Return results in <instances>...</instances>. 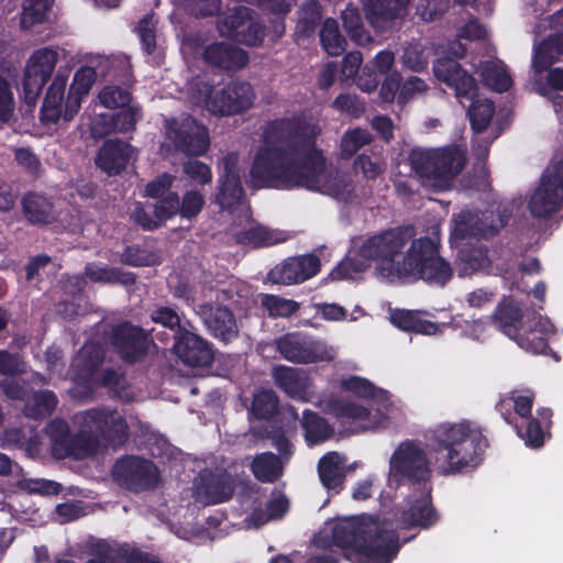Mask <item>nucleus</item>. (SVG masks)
<instances>
[{
    "label": "nucleus",
    "instance_id": "obj_10",
    "mask_svg": "<svg viewBox=\"0 0 563 563\" xmlns=\"http://www.w3.org/2000/svg\"><path fill=\"white\" fill-rule=\"evenodd\" d=\"M153 331L131 320L114 323L107 333L111 350L126 365L142 362L154 344Z\"/></svg>",
    "mask_w": 563,
    "mask_h": 563
},
{
    "label": "nucleus",
    "instance_id": "obj_63",
    "mask_svg": "<svg viewBox=\"0 0 563 563\" xmlns=\"http://www.w3.org/2000/svg\"><path fill=\"white\" fill-rule=\"evenodd\" d=\"M132 220L145 231H154L162 225V221L155 217L153 210H146V208L137 202L132 214Z\"/></svg>",
    "mask_w": 563,
    "mask_h": 563
},
{
    "label": "nucleus",
    "instance_id": "obj_45",
    "mask_svg": "<svg viewBox=\"0 0 563 563\" xmlns=\"http://www.w3.org/2000/svg\"><path fill=\"white\" fill-rule=\"evenodd\" d=\"M58 404V398L53 390L44 389L33 394L31 402L24 408L26 417L38 419L51 416Z\"/></svg>",
    "mask_w": 563,
    "mask_h": 563
},
{
    "label": "nucleus",
    "instance_id": "obj_61",
    "mask_svg": "<svg viewBox=\"0 0 563 563\" xmlns=\"http://www.w3.org/2000/svg\"><path fill=\"white\" fill-rule=\"evenodd\" d=\"M14 112V96L10 82L0 75V123H8Z\"/></svg>",
    "mask_w": 563,
    "mask_h": 563
},
{
    "label": "nucleus",
    "instance_id": "obj_11",
    "mask_svg": "<svg viewBox=\"0 0 563 563\" xmlns=\"http://www.w3.org/2000/svg\"><path fill=\"white\" fill-rule=\"evenodd\" d=\"M507 208L485 211L463 210L455 220L452 238L455 241L466 239H492L505 228L510 219Z\"/></svg>",
    "mask_w": 563,
    "mask_h": 563
},
{
    "label": "nucleus",
    "instance_id": "obj_62",
    "mask_svg": "<svg viewBox=\"0 0 563 563\" xmlns=\"http://www.w3.org/2000/svg\"><path fill=\"white\" fill-rule=\"evenodd\" d=\"M184 174L192 181L206 185L211 181V168L200 161H189L183 166Z\"/></svg>",
    "mask_w": 563,
    "mask_h": 563
},
{
    "label": "nucleus",
    "instance_id": "obj_36",
    "mask_svg": "<svg viewBox=\"0 0 563 563\" xmlns=\"http://www.w3.org/2000/svg\"><path fill=\"white\" fill-rule=\"evenodd\" d=\"M563 56V42L549 34L533 47L531 67L534 74L547 71Z\"/></svg>",
    "mask_w": 563,
    "mask_h": 563
},
{
    "label": "nucleus",
    "instance_id": "obj_46",
    "mask_svg": "<svg viewBox=\"0 0 563 563\" xmlns=\"http://www.w3.org/2000/svg\"><path fill=\"white\" fill-rule=\"evenodd\" d=\"M321 19L322 7L319 1H306L299 11V19L296 26L297 32L305 37L311 36L319 26Z\"/></svg>",
    "mask_w": 563,
    "mask_h": 563
},
{
    "label": "nucleus",
    "instance_id": "obj_2",
    "mask_svg": "<svg viewBox=\"0 0 563 563\" xmlns=\"http://www.w3.org/2000/svg\"><path fill=\"white\" fill-rule=\"evenodd\" d=\"M413 225H399L368 236L358 255L377 264L386 277L422 279L443 287L453 277L448 261L440 256L439 244L430 236L413 239Z\"/></svg>",
    "mask_w": 563,
    "mask_h": 563
},
{
    "label": "nucleus",
    "instance_id": "obj_20",
    "mask_svg": "<svg viewBox=\"0 0 563 563\" xmlns=\"http://www.w3.org/2000/svg\"><path fill=\"white\" fill-rule=\"evenodd\" d=\"M199 316L208 332L218 341L229 344L238 339L240 330L233 311L220 303L207 302L199 306Z\"/></svg>",
    "mask_w": 563,
    "mask_h": 563
},
{
    "label": "nucleus",
    "instance_id": "obj_50",
    "mask_svg": "<svg viewBox=\"0 0 563 563\" xmlns=\"http://www.w3.org/2000/svg\"><path fill=\"white\" fill-rule=\"evenodd\" d=\"M261 303L271 318H288L300 308L297 301L272 294L264 295Z\"/></svg>",
    "mask_w": 563,
    "mask_h": 563
},
{
    "label": "nucleus",
    "instance_id": "obj_15",
    "mask_svg": "<svg viewBox=\"0 0 563 563\" xmlns=\"http://www.w3.org/2000/svg\"><path fill=\"white\" fill-rule=\"evenodd\" d=\"M254 98L251 84L232 80L221 88H211L206 99V107L213 114L232 115L250 109Z\"/></svg>",
    "mask_w": 563,
    "mask_h": 563
},
{
    "label": "nucleus",
    "instance_id": "obj_30",
    "mask_svg": "<svg viewBox=\"0 0 563 563\" xmlns=\"http://www.w3.org/2000/svg\"><path fill=\"white\" fill-rule=\"evenodd\" d=\"M104 358V350L99 344H85L71 364L74 379L85 385L91 384Z\"/></svg>",
    "mask_w": 563,
    "mask_h": 563
},
{
    "label": "nucleus",
    "instance_id": "obj_29",
    "mask_svg": "<svg viewBox=\"0 0 563 563\" xmlns=\"http://www.w3.org/2000/svg\"><path fill=\"white\" fill-rule=\"evenodd\" d=\"M523 310L512 297H503L489 318L490 324L514 340L522 330Z\"/></svg>",
    "mask_w": 563,
    "mask_h": 563
},
{
    "label": "nucleus",
    "instance_id": "obj_21",
    "mask_svg": "<svg viewBox=\"0 0 563 563\" xmlns=\"http://www.w3.org/2000/svg\"><path fill=\"white\" fill-rule=\"evenodd\" d=\"M321 268L320 258L314 254L289 257L268 273L275 284L294 285L316 276Z\"/></svg>",
    "mask_w": 563,
    "mask_h": 563
},
{
    "label": "nucleus",
    "instance_id": "obj_17",
    "mask_svg": "<svg viewBox=\"0 0 563 563\" xmlns=\"http://www.w3.org/2000/svg\"><path fill=\"white\" fill-rule=\"evenodd\" d=\"M562 168L563 165H559L553 173L542 174L539 186L528 203V209L533 218L549 219L561 209L563 203Z\"/></svg>",
    "mask_w": 563,
    "mask_h": 563
},
{
    "label": "nucleus",
    "instance_id": "obj_37",
    "mask_svg": "<svg viewBox=\"0 0 563 563\" xmlns=\"http://www.w3.org/2000/svg\"><path fill=\"white\" fill-rule=\"evenodd\" d=\"M46 434L51 440L53 455L57 459H66L71 453V433L68 422L60 418L51 420L46 428Z\"/></svg>",
    "mask_w": 563,
    "mask_h": 563
},
{
    "label": "nucleus",
    "instance_id": "obj_55",
    "mask_svg": "<svg viewBox=\"0 0 563 563\" xmlns=\"http://www.w3.org/2000/svg\"><path fill=\"white\" fill-rule=\"evenodd\" d=\"M122 264L133 267L152 266L155 264L154 254L140 245H128L120 255Z\"/></svg>",
    "mask_w": 563,
    "mask_h": 563
},
{
    "label": "nucleus",
    "instance_id": "obj_56",
    "mask_svg": "<svg viewBox=\"0 0 563 563\" xmlns=\"http://www.w3.org/2000/svg\"><path fill=\"white\" fill-rule=\"evenodd\" d=\"M261 4L276 16L274 31L277 37L285 33L284 18L290 11L292 0H261Z\"/></svg>",
    "mask_w": 563,
    "mask_h": 563
},
{
    "label": "nucleus",
    "instance_id": "obj_64",
    "mask_svg": "<svg viewBox=\"0 0 563 563\" xmlns=\"http://www.w3.org/2000/svg\"><path fill=\"white\" fill-rule=\"evenodd\" d=\"M173 181L174 177L170 174L163 173L146 185L145 195L153 199L166 196L172 191Z\"/></svg>",
    "mask_w": 563,
    "mask_h": 563
},
{
    "label": "nucleus",
    "instance_id": "obj_57",
    "mask_svg": "<svg viewBox=\"0 0 563 563\" xmlns=\"http://www.w3.org/2000/svg\"><path fill=\"white\" fill-rule=\"evenodd\" d=\"M178 207L179 195L176 191H170L166 196L157 198L153 205V213L158 220L165 222L178 214Z\"/></svg>",
    "mask_w": 563,
    "mask_h": 563
},
{
    "label": "nucleus",
    "instance_id": "obj_24",
    "mask_svg": "<svg viewBox=\"0 0 563 563\" xmlns=\"http://www.w3.org/2000/svg\"><path fill=\"white\" fill-rule=\"evenodd\" d=\"M134 152L129 142L119 139L107 140L98 151L96 166L108 176L120 175L126 169Z\"/></svg>",
    "mask_w": 563,
    "mask_h": 563
},
{
    "label": "nucleus",
    "instance_id": "obj_43",
    "mask_svg": "<svg viewBox=\"0 0 563 563\" xmlns=\"http://www.w3.org/2000/svg\"><path fill=\"white\" fill-rule=\"evenodd\" d=\"M483 82L497 92L508 91L512 86V78L504 65L485 62L481 65Z\"/></svg>",
    "mask_w": 563,
    "mask_h": 563
},
{
    "label": "nucleus",
    "instance_id": "obj_1",
    "mask_svg": "<svg viewBox=\"0 0 563 563\" xmlns=\"http://www.w3.org/2000/svg\"><path fill=\"white\" fill-rule=\"evenodd\" d=\"M320 133L319 124L303 113L268 121L251 167L253 180L261 187L305 188L345 199L352 190L349 183L322 184L327 158L317 146Z\"/></svg>",
    "mask_w": 563,
    "mask_h": 563
},
{
    "label": "nucleus",
    "instance_id": "obj_3",
    "mask_svg": "<svg viewBox=\"0 0 563 563\" xmlns=\"http://www.w3.org/2000/svg\"><path fill=\"white\" fill-rule=\"evenodd\" d=\"M424 438L430 452L442 462L444 475L474 471L483 463L489 448L485 429L470 420L439 423L429 429Z\"/></svg>",
    "mask_w": 563,
    "mask_h": 563
},
{
    "label": "nucleus",
    "instance_id": "obj_28",
    "mask_svg": "<svg viewBox=\"0 0 563 563\" xmlns=\"http://www.w3.org/2000/svg\"><path fill=\"white\" fill-rule=\"evenodd\" d=\"M148 317L155 324L151 329L153 339L163 343L174 342L186 330L178 311L172 307L156 305L150 309Z\"/></svg>",
    "mask_w": 563,
    "mask_h": 563
},
{
    "label": "nucleus",
    "instance_id": "obj_13",
    "mask_svg": "<svg viewBox=\"0 0 563 563\" xmlns=\"http://www.w3.org/2000/svg\"><path fill=\"white\" fill-rule=\"evenodd\" d=\"M283 358L296 364H311L333 358L325 342L302 332H288L275 341Z\"/></svg>",
    "mask_w": 563,
    "mask_h": 563
},
{
    "label": "nucleus",
    "instance_id": "obj_40",
    "mask_svg": "<svg viewBox=\"0 0 563 563\" xmlns=\"http://www.w3.org/2000/svg\"><path fill=\"white\" fill-rule=\"evenodd\" d=\"M251 471L257 481L274 483L282 476L280 460L272 452L257 454L251 463Z\"/></svg>",
    "mask_w": 563,
    "mask_h": 563
},
{
    "label": "nucleus",
    "instance_id": "obj_27",
    "mask_svg": "<svg viewBox=\"0 0 563 563\" xmlns=\"http://www.w3.org/2000/svg\"><path fill=\"white\" fill-rule=\"evenodd\" d=\"M202 58L206 64L224 69L239 70L249 63V54L244 49L222 42H216L205 47Z\"/></svg>",
    "mask_w": 563,
    "mask_h": 563
},
{
    "label": "nucleus",
    "instance_id": "obj_48",
    "mask_svg": "<svg viewBox=\"0 0 563 563\" xmlns=\"http://www.w3.org/2000/svg\"><path fill=\"white\" fill-rule=\"evenodd\" d=\"M341 19L343 27L352 41L356 44H362L368 40L361 12L356 7L349 3L342 11Z\"/></svg>",
    "mask_w": 563,
    "mask_h": 563
},
{
    "label": "nucleus",
    "instance_id": "obj_34",
    "mask_svg": "<svg viewBox=\"0 0 563 563\" xmlns=\"http://www.w3.org/2000/svg\"><path fill=\"white\" fill-rule=\"evenodd\" d=\"M21 205L25 219L32 224H49L56 220L53 201L42 194L26 192Z\"/></svg>",
    "mask_w": 563,
    "mask_h": 563
},
{
    "label": "nucleus",
    "instance_id": "obj_44",
    "mask_svg": "<svg viewBox=\"0 0 563 563\" xmlns=\"http://www.w3.org/2000/svg\"><path fill=\"white\" fill-rule=\"evenodd\" d=\"M320 43L323 49L332 56H339L345 51L346 41L340 32L336 20L332 18L324 20L320 30Z\"/></svg>",
    "mask_w": 563,
    "mask_h": 563
},
{
    "label": "nucleus",
    "instance_id": "obj_47",
    "mask_svg": "<svg viewBox=\"0 0 563 563\" xmlns=\"http://www.w3.org/2000/svg\"><path fill=\"white\" fill-rule=\"evenodd\" d=\"M372 134L363 128L347 129L341 136L340 151L344 159L352 158L362 147L371 144Z\"/></svg>",
    "mask_w": 563,
    "mask_h": 563
},
{
    "label": "nucleus",
    "instance_id": "obj_51",
    "mask_svg": "<svg viewBox=\"0 0 563 563\" xmlns=\"http://www.w3.org/2000/svg\"><path fill=\"white\" fill-rule=\"evenodd\" d=\"M137 31L142 44V49L147 56H152L159 64L161 55L157 52L156 27L152 15H146L140 20Z\"/></svg>",
    "mask_w": 563,
    "mask_h": 563
},
{
    "label": "nucleus",
    "instance_id": "obj_25",
    "mask_svg": "<svg viewBox=\"0 0 563 563\" xmlns=\"http://www.w3.org/2000/svg\"><path fill=\"white\" fill-rule=\"evenodd\" d=\"M137 122V112L134 107L126 106L100 113L92 122L95 136H107L111 133H125L133 131Z\"/></svg>",
    "mask_w": 563,
    "mask_h": 563
},
{
    "label": "nucleus",
    "instance_id": "obj_42",
    "mask_svg": "<svg viewBox=\"0 0 563 563\" xmlns=\"http://www.w3.org/2000/svg\"><path fill=\"white\" fill-rule=\"evenodd\" d=\"M279 399L273 389H261L253 395L250 412L257 420H269L278 413Z\"/></svg>",
    "mask_w": 563,
    "mask_h": 563
},
{
    "label": "nucleus",
    "instance_id": "obj_22",
    "mask_svg": "<svg viewBox=\"0 0 563 563\" xmlns=\"http://www.w3.org/2000/svg\"><path fill=\"white\" fill-rule=\"evenodd\" d=\"M173 351L190 367H208L214 360L212 343L187 329L174 341Z\"/></svg>",
    "mask_w": 563,
    "mask_h": 563
},
{
    "label": "nucleus",
    "instance_id": "obj_60",
    "mask_svg": "<svg viewBox=\"0 0 563 563\" xmlns=\"http://www.w3.org/2000/svg\"><path fill=\"white\" fill-rule=\"evenodd\" d=\"M341 386L345 391H350L362 398L373 399L377 394V388L374 384L358 376H351L343 379Z\"/></svg>",
    "mask_w": 563,
    "mask_h": 563
},
{
    "label": "nucleus",
    "instance_id": "obj_18",
    "mask_svg": "<svg viewBox=\"0 0 563 563\" xmlns=\"http://www.w3.org/2000/svg\"><path fill=\"white\" fill-rule=\"evenodd\" d=\"M219 191L216 202L223 210L238 208L243 198L244 189L241 183L239 154L230 152L219 162Z\"/></svg>",
    "mask_w": 563,
    "mask_h": 563
},
{
    "label": "nucleus",
    "instance_id": "obj_5",
    "mask_svg": "<svg viewBox=\"0 0 563 563\" xmlns=\"http://www.w3.org/2000/svg\"><path fill=\"white\" fill-rule=\"evenodd\" d=\"M78 427L73 435L69 457L80 460L92 456L101 448L117 449L129 439V426L115 409L91 408L74 416Z\"/></svg>",
    "mask_w": 563,
    "mask_h": 563
},
{
    "label": "nucleus",
    "instance_id": "obj_8",
    "mask_svg": "<svg viewBox=\"0 0 563 563\" xmlns=\"http://www.w3.org/2000/svg\"><path fill=\"white\" fill-rule=\"evenodd\" d=\"M408 163L424 187H430L433 192H442L451 188L453 179L463 170L466 157L454 145L415 147L408 155Z\"/></svg>",
    "mask_w": 563,
    "mask_h": 563
},
{
    "label": "nucleus",
    "instance_id": "obj_26",
    "mask_svg": "<svg viewBox=\"0 0 563 563\" xmlns=\"http://www.w3.org/2000/svg\"><path fill=\"white\" fill-rule=\"evenodd\" d=\"M552 324L541 316L533 317L531 324L523 332L519 331L514 341L525 351L532 354L547 355L551 353L556 361L560 357L549 345V334L553 332Z\"/></svg>",
    "mask_w": 563,
    "mask_h": 563
},
{
    "label": "nucleus",
    "instance_id": "obj_54",
    "mask_svg": "<svg viewBox=\"0 0 563 563\" xmlns=\"http://www.w3.org/2000/svg\"><path fill=\"white\" fill-rule=\"evenodd\" d=\"M99 100L102 106L109 109L130 106L132 95L126 88L110 85L99 92Z\"/></svg>",
    "mask_w": 563,
    "mask_h": 563
},
{
    "label": "nucleus",
    "instance_id": "obj_33",
    "mask_svg": "<svg viewBox=\"0 0 563 563\" xmlns=\"http://www.w3.org/2000/svg\"><path fill=\"white\" fill-rule=\"evenodd\" d=\"M439 517L431 504V490L416 498L409 508L401 514V522L408 527L428 529L437 523Z\"/></svg>",
    "mask_w": 563,
    "mask_h": 563
},
{
    "label": "nucleus",
    "instance_id": "obj_14",
    "mask_svg": "<svg viewBox=\"0 0 563 563\" xmlns=\"http://www.w3.org/2000/svg\"><path fill=\"white\" fill-rule=\"evenodd\" d=\"M57 62L58 52L53 47L38 48L30 56L22 78L23 100L26 104H35Z\"/></svg>",
    "mask_w": 563,
    "mask_h": 563
},
{
    "label": "nucleus",
    "instance_id": "obj_32",
    "mask_svg": "<svg viewBox=\"0 0 563 563\" xmlns=\"http://www.w3.org/2000/svg\"><path fill=\"white\" fill-rule=\"evenodd\" d=\"M536 417H527L525 430L518 427L517 433L529 448L538 449L544 444L545 435H550L549 429L552 426L553 411L550 408L541 407L536 411Z\"/></svg>",
    "mask_w": 563,
    "mask_h": 563
},
{
    "label": "nucleus",
    "instance_id": "obj_6",
    "mask_svg": "<svg viewBox=\"0 0 563 563\" xmlns=\"http://www.w3.org/2000/svg\"><path fill=\"white\" fill-rule=\"evenodd\" d=\"M68 77L69 69L59 68L47 88L40 111V119L43 124H58L60 120L69 123L74 120L81 108L84 98L95 84L96 70L89 66H81L75 71L63 106Z\"/></svg>",
    "mask_w": 563,
    "mask_h": 563
},
{
    "label": "nucleus",
    "instance_id": "obj_49",
    "mask_svg": "<svg viewBox=\"0 0 563 563\" xmlns=\"http://www.w3.org/2000/svg\"><path fill=\"white\" fill-rule=\"evenodd\" d=\"M250 14H254V11L246 7H236L229 10L223 18L219 20L220 32L235 42L239 30L243 26Z\"/></svg>",
    "mask_w": 563,
    "mask_h": 563
},
{
    "label": "nucleus",
    "instance_id": "obj_38",
    "mask_svg": "<svg viewBox=\"0 0 563 563\" xmlns=\"http://www.w3.org/2000/svg\"><path fill=\"white\" fill-rule=\"evenodd\" d=\"M301 427L305 431L307 443L311 445L329 440L334 432L325 418L310 409L303 411Z\"/></svg>",
    "mask_w": 563,
    "mask_h": 563
},
{
    "label": "nucleus",
    "instance_id": "obj_31",
    "mask_svg": "<svg viewBox=\"0 0 563 563\" xmlns=\"http://www.w3.org/2000/svg\"><path fill=\"white\" fill-rule=\"evenodd\" d=\"M272 377L277 388L294 399L307 400L308 377L296 367L277 365L272 371Z\"/></svg>",
    "mask_w": 563,
    "mask_h": 563
},
{
    "label": "nucleus",
    "instance_id": "obj_52",
    "mask_svg": "<svg viewBox=\"0 0 563 563\" xmlns=\"http://www.w3.org/2000/svg\"><path fill=\"white\" fill-rule=\"evenodd\" d=\"M250 14L243 26L239 30L236 43L255 47L260 46L265 37V26Z\"/></svg>",
    "mask_w": 563,
    "mask_h": 563
},
{
    "label": "nucleus",
    "instance_id": "obj_23",
    "mask_svg": "<svg viewBox=\"0 0 563 563\" xmlns=\"http://www.w3.org/2000/svg\"><path fill=\"white\" fill-rule=\"evenodd\" d=\"M197 495L207 505H218L228 501L233 496L235 483L225 471L203 470L199 473L196 486Z\"/></svg>",
    "mask_w": 563,
    "mask_h": 563
},
{
    "label": "nucleus",
    "instance_id": "obj_19",
    "mask_svg": "<svg viewBox=\"0 0 563 563\" xmlns=\"http://www.w3.org/2000/svg\"><path fill=\"white\" fill-rule=\"evenodd\" d=\"M410 3L411 0H365V18L376 32H387L405 20Z\"/></svg>",
    "mask_w": 563,
    "mask_h": 563
},
{
    "label": "nucleus",
    "instance_id": "obj_9",
    "mask_svg": "<svg viewBox=\"0 0 563 563\" xmlns=\"http://www.w3.org/2000/svg\"><path fill=\"white\" fill-rule=\"evenodd\" d=\"M432 475L427 452L416 440L401 441L389 459L388 485L426 484Z\"/></svg>",
    "mask_w": 563,
    "mask_h": 563
},
{
    "label": "nucleus",
    "instance_id": "obj_4",
    "mask_svg": "<svg viewBox=\"0 0 563 563\" xmlns=\"http://www.w3.org/2000/svg\"><path fill=\"white\" fill-rule=\"evenodd\" d=\"M332 542L345 551L365 558L366 563H390L399 551L398 536L372 517L345 519L332 528Z\"/></svg>",
    "mask_w": 563,
    "mask_h": 563
},
{
    "label": "nucleus",
    "instance_id": "obj_12",
    "mask_svg": "<svg viewBox=\"0 0 563 563\" xmlns=\"http://www.w3.org/2000/svg\"><path fill=\"white\" fill-rule=\"evenodd\" d=\"M112 476L122 488L133 493L154 490L161 481L158 467L152 461L135 455L117 460Z\"/></svg>",
    "mask_w": 563,
    "mask_h": 563
},
{
    "label": "nucleus",
    "instance_id": "obj_53",
    "mask_svg": "<svg viewBox=\"0 0 563 563\" xmlns=\"http://www.w3.org/2000/svg\"><path fill=\"white\" fill-rule=\"evenodd\" d=\"M205 198L198 190L186 191L181 199L179 198L178 216L181 219L195 220L205 207Z\"/></svg>",
    "mask_w": 563,
    "mask_h": 563
},
{
    "label": "nucleus",
    "instance_id": "obj_58",
    "mask_svg": "<svg viewBox=\"0 0 563 563\" xmlns=\"http://www.w3.org/2000/svg\"><path fill=\"white\" fill-rule=\"evenodd\" d=\"M125 379L124 372L111 367L103 368L98 372L91 384L98 387L107 388L109 391L119 394Z\"/></svg>",
    "mask_w": 563,
    "mask_h": 563
},
{
    "label": "nucleus",
    "instance_id": "obj_41",
    "mask_svg": "<svg viewBox=\"0 0 563 563\" xmlns=\"http://www.w3.org/2000/svg\"><path fill=\"white\" fill-rule=\"evenodd\" d=\"M55 0H23L20 24L23 30L43 24L48 20Z\"/></svg>",
    "mask_w": 563,
    "mask_h": 563
},
{
    "label": "nucleus",
    "instance_id": "obj_35",
    "mask_svg": "<svg viewBox=\"0 0 563 563\" xmlns=\"http://www.w3.org/2000/svg\"><path fill=\"white\" fill-rule=\"evenodd\" d=\"M343 459L338 452H328L318 462V475L321 484L328 490L335 494L343 489L345 483V471Z\"/></svg>",
    "mask_w": 563,
    "mask_h": 563
},
{
    "label": "nucleus",
    "instance_id": "obj_39",
    "mask_svg": "<svg viewBox=\"0 0 563 563\" xmlns=\"http://www.w3.org/2000/svg\"><path fill=\"white\" fill-rule=\"evenodd\" d=\"M235 240L242 245H252L254 247H266L284 242L286 239L280 232L273 231L261 224L250 227L239 231Z\"/></svg>",
    "mask_w": 563,
    "mask_h": 563
},
{
    "label": "nucleus",
    "instance_id": "obj_16",
    "mask_svg": "<svg viewBox=\"0 0 563 563\" xmlns=\"http://www.w3.org/2000/svg\"><path fill=\"white\" fill-rule=\"evenodd\" d=\"M166 135L175 150L186 156L205 155L210 145L208 129L190 115L180 121L173 119L167 125Z\"/></svg>",
    "mask_w": 563,
    "mask_h": 563
},
{
    "label": "nucleus",
    "instance_id": "obj_59",
    "mask_svg": "<svg viewBox=\"0 0 563 563\" xmlns=\"http://www.w3.org/2000/svg\"><path fill=\"white\" fill-rule=\"evenodd\" d=\"M332 107L352 118H360L365 112L364 102L356 95L351 93H340L333 100Z\"/></svg>",
    "mask_w": 563,
    "mask_h": 563
},
{
    "label": "nucleus",
    "instance_id": "obj_7",
    "mask_svg": "<svg viewBox=\"0 0 563 563\" xmlns=\"http://www.w3.org/2000/svg\"><path fill=\"white\" fill-rule=\"evenodd\" d=\"M432 70L439 81L454 91L461 103L464 100L472 101L467 110L471 128L475 133H483L495 114V104L489 99H475L478 92L475 78L456 59L449 56L437 58Z\"/></svg>",
    "mask_w": 563,
    "mask_h": 563
}]
</instances>
